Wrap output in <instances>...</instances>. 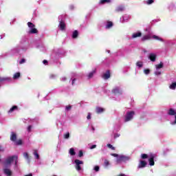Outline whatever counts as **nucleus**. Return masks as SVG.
Masks as SVG:
<instances>
[{
  "instance_id": "nucleus-1",
  "label": "nucleus",
  "mask_w": 176,
  "mask_h": 176,
  "mask_svg": "<svg viewBox=\"0 0 176 176\" xmlns=\"http://www.w3.org/2000/svg\"><path fill=\"white\" fill-rule=\"evenodd\" d=\"M17 159H19V157L17 155H12L7 158L5 162L6 167H7L8 165L11 164L13 160H15V164H17Z\"/></svg>"
},
{
  "instance_id": "nucleus-2",
  "label": "nucleus",
  "mask_w": 176,
  "mask_h": 176,
  "mask_svg": "<svg viewBox=\"0 0 176 176\" xmlns=\"http://www.w3.org/2000/svg\"><path fill=\"white\" fill-rule=\"evenodd\" d=\"M135 114V113L133 111L127 112L125 116L124 122H130V120H131L133 118H134Z\"/></svg>"
},
{
  "instance_id": "nucleus-3",
  "label": "nucleus",
  "mask_w": 176,
  "mask_h": 176,
  "mask_svg": "<svg viewBox=\"0 0 176 176\" xmlns=\"http://www.w3.org/2000/svg\"><path fill=\"white\" fill-rule=\"evenodd\" d=\"M112 94H114V96H121V94H123V92L122 91V89L119 88L118 87H116L111 90Z\"/></svg>"
},
{
  "instance_id": "nucleus-4",
  "label": "nucleus",
  "mask_w": 176,
  "mask_h": 176,
  "mask_svg": "<svg viewBox=\"0 0 176 176\" xmlns=\"http://www.w3.org/2000/svg\"><path fill=\"white\" fill-rule=\"evenodd\" d=\"M74 163L76 164V170H77V171H80V170H82V167H80V164H83V161L76 160H74Z\"/></svg>"
},
{
  "instance_id": "nucleus-5",
  "label": "nucleus",
  "mask_w": 176,
  "mask_h": 176,
  "mask_svg": "<svg viewBox=\"0 0 176 176\" xmlns=\"http://www.w3.org/2000/svg\"><path fill=\"white\" fill-rule=\"evenodd\" d=\"M129 157L124 156V155H120L118 158H117V163H122V162H127V160H129Z\"/></svg>"
},
{
  "instance_id": "nucleus-6",
  "label": "nucleus",
  "mask_w": 176,
  "mask_h": 176,
  "mask_svg": "<svg viewBox=\"0 0 176 176\" xmlns=\"http://www.w3.org/2000/svg\"><path fill=\"white\" fill-rule=\"evenodd\" d=\"M168 115H169L170 116H175V121L173 122H172V124H176V112H175V110H174L173 109H170L168 112Z\"/></svg>"
},
{
  "instance_id": "nucleus-7",
  "label": "nucleus",
  "mask_w": 176,
  "mask_h": 176,
  "mask_svg": "<svg viewBox=\"0 0 176 176\" xmlns=\"http://www.w3.org/2000/svg\"><path fill=\"white\" fill-rule=\"evenodd\" d=\"M58 27L60 30V31H64L65 30V21L61 20L59 21Z\"/></svg>"
},
{
  "instance_id": "nucleus-8",
  "label": "nucleus",
  "mask_w": 176,
  "mask_h": 176,
  "mask_svg": "<svg viewBox=\"0 0 176 176\" xmlns=\"http://www.w3.org/2000/svg\"><path fill=\"white\" fill-rule=\"evenodd\" d=\"M146 164H148L146 162H145L144 160H140L138 166V168H144L146 167Z\"/></svg>"
},
{
  "instance_id": "nucleus-9",
  "label": "nucleus",
  "mask_w": 176,
  "mask_h": 176,
  "mask_svg": "<svg viewBox=\"0 0 176 176\" xmlns=\"http://www.w3.org/2000/svg\"><path fill=\"white\" fill-rule=\"evenodd\" d=\"M10 140L12 141V142H16V141H17V134H16V133L11 132Z\"/></svg>"
},
{
  "instance_id": "nucleus-10",
  "label": "nucleus",
  "mask_w": 176,
  "mask_h": 176,
  "mask_svg": "<svg viewBox=\"0 0 176 176\" xmlns=\"http://www.w3.org/2000/svg\"><path fill=\"white\" fill-rule=\"evenodd\" d=\"M148 162L150 166H155V155H150V158L148 159Z\"/></svg>"
},
{
  "instance_id": "nucleus-11",
  "label": "nucleus",
  "mask_w": 176,
  "mask_h": 176,
  "mask_svg": "<svg viewBox=\"0 0 176 176\" xmlns=\"http://www.w3.org/2000/svg\"><path fill=\"white\" fill-rule=\"evenodd\" d=\"M103 79L107 80L111 78V72L109 70H107L106 73H104L102 76Z\"/></svg>"
},
{
  "instance_id": "nucleus-12",
  "label": "nucleus",
  "mask_w": 176,
  "mask_h": 176,
  "mask_svg": "<svg viewBox=\"0 0 176 176\" xmlns=\"http://www.w3.org/2000/svg\"><path fill=\"white\" fill-rule=\"evenodd\" d=\"M149 60H151L153 63H155L156 61V54H150L148 56Z\"/></svg>"
},
{
  "instance_id": "nucleus-13",
  "label": "nucleus",
  "mask_w": 176,
  "mask_h": 176,
  "mask_svg": "<svg viewBox=\"0 0 176 176\" xmlns=\"http://www.w3.org/2000/svg\"><path fill=\"white\" fill-rule=\"evenodd\" d=\"M3 173L7 176H12V170H10V169H9V168H4Z\"/></svg>"
},
{
  "instance_id": "nucleus-14",
  "label": "nucleus",
  "mask_w": 176,
  "mask_h": 176,
  "mask_svg": "<svg viewBox=\"0 0 176 176\" xmlns=\"http://www.w3.org/2000/svg\"><path fill=\"white\" fill-rule=\"evenodd\" d=\"M104 111H105V109L104 108L98 107L96 108V113H102V112H104Z\"/></svg>"
},
{
  "instance_id": "nucleus-15",
  "label": "nucleus",
  "mask_w": 176,
  "mask_h": 176,
  "mask_svg": "<svg viewBox=\"0 0 176 176\" xmlns=\"http://www.w3.org/2000/svg\"><path fill=\"white\" fill-rule=\"evenodd\" d=\"M124 10V6H119L116 8V12H123Z\"/></svg>"
},
{
  "instance_id": "nucleus-16",
  "label": "nucleus",
  "mask_w": 176,
  "mask_h": 176,
  "mask_svg": "<svg viewBox=\"0 0 176 176\" xmlns=\"http://www.w3.org/2000/svg\"><path fill=\"white\" fill-rule=\"evenodd\" d=\"M14 111H19V107L17 106H13L9 111V113H12V112H14Z\"/></svg>"
},
{
  "instance_id": "nucleus-17",
  "label": "nucleus",
  "mask_w": 176,
  "mask_h": 176,
  "mask_svg": "<svg viewBox=\"0 0 176 176\" xmlns=\"http://www.w3.org/2000/svg\"><path fill=\"white\" fill-rule=\"evenodd\" d=\"M142 33H141V32H138L136 33H133L132 35V38H138L140 36H142Z\"/></svg>"
},
{
  "instance_id": "nucleus-18",
  "label": "nucleus",
  "mask_w": 176,
  "mask_h": 176,
  "mask_svg": "<svg viewBox=\"0 0 176 176\" xmlns=\"http://www.w3.org/2000/svg\"><path fill=\"white\" fill-rule=\"evenodd\" d=\"M105 3H111V0H100L99 2L100 5H104Z\"/></svg>"
},
{
  "instance_id": "nucleus-19",
  "label": "nucleus",
  "mask_w": 176,
  "mask_h": 176,
  "mask_svg": "<svg viewBox=\"0 0 176 176\" xmlns=\"http://www.w3.org/2000/svg\"><path fill=\"white\" fill-rule=\"evenodd\" d=\"M78 35H79V32H78V30H75L72 34L73 39H76V38H78Z\"/></svg>"
},
{
  "instance_id": "nucleus-20",
  "label": "nucleus",
  "mask_w": 176,
  "mask_h": 176,
  "mask_svg": "<svg viewBox=\"0 0 176 176\" xmlns=\"http://www.w3.org/2000/svg\"><path fill=\"white\" fill-rule=\"evenodd\" d=\"M149 39H151L150 35H145L142 38V42H145V41H149Z\"/></svg>"
},
{
  "instance_id": "nucleus-21",
  "label": "nucleus",
  "mask_w": 176,
  "mask_h": 176,
  "mask_svg": "<svg viewBox=\"0 0 176 176\" xmlns=\"http://www.w3.org/2000/svg\"><path fill=\"white\" fill-rule=\"evenodd\" d=\"M29 34H38V30L35 28H33L29 31Z\"/></svg>"
},
{
  "instance_id": "nucleus-22",
  "label": "nucleus",
  "mask_w": 176,
  "mask_h": 176,
  "mask_svg": "<svg viewBox=\"0 0 176 176\" xmlns=\"http://www.w3.org/2000/svg\"><path fill=\"white\" fill-rule=\"evenodd\" d=\"M152 38L153 39H155L156 41H160L161 42H163V38L159 37L158 36L153 35Z\"/></svg>"
},
{
  "instance_id": "nucleus-23",
  "label": "nucleus",
  "mask_w": 176,
  "mask_h": 176,
  "mask_svg": "<svg viewBox=\"0 0 176 176\" xmlns=\"http://www.w3.org/2000/svg\"><path fill=\"white\" fill-rule=\"evenodd\" d=\"M20 76H21L20 72H16L14 74L12 78H13V79L16 80V79H19V78H20Z\"/></svg>"
},
{
  "instance_id": "nucleus-24",
  "label": "nucleus",
  "mask_w": 176,
  "mask_h": 176,
  "mask_svg": "<svg viewBox=\"0 0 176 176\" xmlns=\"http://www.w3.org/2000/svg\"><path fill=\"white\" fill-rule=\"evenodd\" d=\"M69 154L71 155V156H75V155H76V153H75V150L74 149V148L69 149Z\"/></svg>"
},
{
  "instance_id": "nucleus-25",
  "label": "nucleus",
  "mask_w": 176,
  "mask_h": 176,
  "mask_svg": "<svg viewBox=\"0 0 176 176\" xmlns=\"http://www.w3.org/2000/svg\"><path fill=\"white\" fill-rule=\"evenodd\" d=\"M111 27H113V23L112 21H108L106 25V28H111Z\"/></svg>"
},
{
  "instance_id": "nucleus-26",
  "label": "nucleus",
  "mask_w": 176,
  "mask_h": 176,
  "mask_svg": "<svg viewBox=\"0 0 176 176\" xmlns=\"http://www.w3.org/2000/svg\"><path fill=\"white\" fill-rule=\"evenodd\" d=\"M156 69H160L161 68H163V63L160 62V64L155 65Z\"/></svg>"
},
{
  "instance_id": "nucleus-27",
  "label": "nucleus",
  "mask_w": 176,
  "mask_h": 176,
  "mask_svg": "<svg viewBox=\"0 0 176 176\" xmlns=\"http://www.w3.org/2000/svg\"><path fill=\"white\" fill-rule=\"evenodd\" d=\"M28 26L29 27V28H35V25L31 22H28Z\"/></svg>"
},
{
  "instance_id": "nucleus-28",
  "label": "nucleus",
  "mask_w": 176,
  "mask_h": 176,
  "mask_svg": "<svg viewBox=\"0 0 176 176\" xmlns=\"http://www.w3.org/2000/svg\"><path fill=\"white\" fill-rule=\"evenodd\" d=\"M136 65L137 67H139V68H142V66H143L142 61H138L136 63Z\"/></svg>"
},
{
  "instance_id": "nucleus-29",
  "label": "nucleus",
  "mask_w": 176,
  "mask_h": 176,
  "mask_svg": "<svg viewBox=\"0 0 176 176\" xmlns=\"http://www.w3.org/2000/svg\"><path fill=\"white\" fill-rule=\"evenodd\" d=\"M94 74H96V70L90 72L88 75V78L89 79H91V78H93V76L94 75Z\"/></svg>"
},
{
  "instance_id": "nucleus-30",
  "label": "nucleus",
  "mask_w": 176,
  "mask_h": 176,
  "mask_svg": "<svg viewBox=\"0 0 176 176\" xmlns=\"http://www.w3.org/2000/svg\"><path fill=\"white\" fill-rule=\"evenodd\" d=\"M169 87H170V89H171L172 90H175L176 82L172 83V85H170Z\"/></svg>"
},
{
  "instance_id": "nucleus-31",
  "label": "nucleus",
  "mask_w": 176,
  "mask_h": 176,
  "mask_svg": "<svg viewBox=\"0 0 176 176\" xmlns=\"http://www.w3.org/2000/svg\"><path fill=\"white\" fill-rule=\"evenodd\" d=\"M15 144L16 145H23V140H21V139H19V140H16Z\"/></svg>"
},
{
  "instance_id": "nucleus-32",
  "label": "nucleus",
  "mask_w": 176,
  "mask_h": 176,
  "mask_svg": "<svg viewBox=\"0 0 176 176\" xmlns=\"http://www.w3.org/2000/svg\"><path fill=\"white\" fill-rule=\"evenodd\" d=\"M141 157L142 159L145 160V159H148L149 156L148 155V154L143 153L141 155Z\"/></svg>"
},
{
  "instance_id": "nucleus-33",
  "label": "nucleus",
  "mask_w": 176,
  "mask_h": 176,
  "mask_svg": "<svg viewBox=\"0 0 176 176\" xmlns=\"http://www.w3.org/2000/svg\"><path fill=\"white\" fill-rule=\"evenodd\" d=\"M6 80H9L8 78H5V77H0V83L1 82H5Z\"/></svg>"
},
{
  "instance_id": "nucleus-34",
  "label": "nucleus",
  "mask_w": 176,
  "mask_h": 176,
  "mask_svg": "<svg viewBox=\"0 0 176 176\" xmlns=\"http://www.w3.org/2000/svg\"><path fill=\"white\" fill-rule=\"evenodd\" d=\"M34 155L35 156L36 159H39V154H38V151L36 150L34 151Z\"/></svg>"
},
{
  "instance_id": "nucleus-35",
  "label": "nucleus",
  "mask_w": 176,
  "mask_h": 176,
  "mask_svg": "<svg viewBox=\"0 0 176 176\" xmlns=\"http://www.w3.org/2000/svg\"><path fill=\"white\" fill-rule=\"evenodd\" d=\"M144 73L146 74V75H149V74H151V69H145L144 70Z\"/></svg>"
},
{
  "instance_id": "nucleus-36",
  "label": "nucleus",
  "mask_w": 176,
  "mask_h": 176,
  "mask_svg": "<svg viewBox=\"0 0 176 176\" xmlns=\"http://www.w3.org/2000/svg\"><path fill=\"white\" fill-rule=\"evenodd\" d=\"M107 147L109 148V149H111L112 151H115L116 148L112 146L111 144H107Z\"/></svg>"
},
{
  "instance_id": "nucleus-37",
  "label": "nucleus",
  "mask_w": 176,
  "mask_h": 176,
  "mask_svg": "<svg viewBox=\"0 0 176 176\" xmlns=\"http://www.w3.org/2000/svg\"><path fill=\"white\" fill-rule=\"evenodd\" d=\"M64 138H65V140H68V138H69V132H68V133L64 134Z\"/></svg>"
},
{
  "instance_id": "nucleus-38",
  "label": "nucleus",
  "mask_w": 176,
  "mask_h": 176,
  "mask_svg": "<svg viewBox=\"0 0 176 176\" xmlns=\"http://www.w3.org/2000/svg\"><path fill=\"white\" fill-rule=\"evenodd\" d=\"M155 2V0H147L146 3L147 5H152Z\"/></svg>"
},
{
  "instance_id": "nucleus-39",
  "label": "nucleus",
  "mask_w": 176,
  "mask_h": 176,
  "mask_svg": "<svg viewBox=\"0 0 176 176\" xmlns=\"http://www.w3.org/2000/svg\"><path fill=\"white\" fill-rule=\"evenodd\" d=\"M104 166L106 167H108V166H109V161H108V160H104Z\"/></svg>"
},
{
  "instance_id": "nucleus-40",
  "label": "nucleus",
  "mask_w": 176,
  "mask_h": 176,
  "mask_svg": "<svg viewBox=\"0 0 176 176\" xmlns=\"http://www.w3.org/2000/svg\"><path fill=\"white\" fill-rule=\"evenodd\" d=\"M28 133H31V130H32V126L31 125H29L27 129Z\"/></svg>"
},
{
  "instance_id": "nucleus-41",
  "label": "nucleus",
  "mask_w": 176,
  "mask_h": 176,
  "mask_svg": "<svg viewBox=\"0 0 176 176\" xmlns=\"http://www.w3.org/2000/svg\"><path fill=\"white\" fill-rule=\"evenodd\" d=\"M23 156L24 157H25V159H30V157L28 156V153H24Z\"/></svg>"
},
{
  "instance_id": "nucleus-42",
  "label": "nucleus",
  "mask_w": 176,
  "mask_h": 176,
  "mask_svg": "<svg viewBox=\"0 0 176 176\" xmlns=\"http://www.w3.org/2000/svg\"><path fill=\"white\" fill-rule=\"evenodd\" d=\"M87 119L88 120H90V119H91V113H88V115H87Z\"/></svg>"
},
{
  "instance_id": "nucleus-43",
  "label": "nucleus",
  "mask_w": 176,
  "mask_h": 176,
  "mask_svg": "<svg viewBox=\"0 0 176 176\" xmlns=\"http://www.w3.org/2000/svg\"><path fill=\"white\" fill-rule=\"evenodd\" d=\"M78 156H79V157H82V156H83V151H80L79 153H78Z\"/></svg>"
},
{
  "instance_id": "nucleus-44",
  "label": "nucleus",
  "mask_w": 176,
  "mask_h": 176,
  "mask_svg": "<svg viewBox=\"0 0 176 176\" xmlns=\"http://www.w3.org/2000/svg\"><path fill=\"white\" fill-rule=\"evenodd\" d=\"M94 170H95V171H100V166H95Z\"/></svg>"
},
{
  "instance_id": "nucleus-45",
  "label": "nucleus",
  "mask_w": 176,
  "mask_h": 176,
  "mask_svg": "<svg viewBox=\"0 0 176 176\" xmlns=\"http://www.w3.org/2000/svg\"><path fill=\"white\" fill-rule=\"evenodd\" d=\"M155 75L156 76L162 75V72H155Z\"/></svg>"
},
{
  "instance_id": "nucleus-46",
  "label": "nucleus",
  "mask_w": 176,
  "mask_h": 176,
  "mask_svg": "<svg viewBox=\"0 0 176 176\" xmlns=\"http://www.w3.org/2000/svg\"><path fill=\"white\" fill-rule=\"evenodd\" d=\"M118 137H120V134H119V133L114 134V138H118Z\"/></svg>"
},
{
  "instance_id": "nucleus-47",
  "label": "nucleus",
  "mask_w": 176,
  "mask_h": 176,
  "mask_svg": "<svg viewBox=\"0 0 176 176\" xmlns=\"http://www.w3.org/2000/svg\"><path fill=\"white\" fill-rule=\"evenodd\" d=\"M24 63H25V60L24 58H22L19 62V64H24Z\"/></svg>"
},
{
  "instance_id": "nucleus-48",
  "label": "nucleus",
  "mask_w": 176,
  "mask_h": 176,
  "mask_svg": "<svg viewBox=\"0 0 176 176\" xmlns=\"http://www.w3.org/2000/svg\"><path fill=\"white\" fill-rule=\"evenodd\" d=\"M71 108H72V107L71 105L66 106L67 111H69V109H71Z\"/></svg>"
},
{
  "instance_id": "nucleus-49",
  "label": "nucleus",
  "mask_w": 176,
  "mask_h": 176,
  "mask_svg": "<svg viewBox=\"0 0 176 176\" xmlns=\"http://www.w3.org/2000/svg\"><path fill=\"white\" fill-rule=\"evenodd\" d=\"M111 156H113L114 157H118V156H119V155H118L116 153H111Z\"/></svg>"
},
{
  "instance_id": "nucleus-50",
  "label": "nucleus",
  "mask_w": 176,
  "mask_h": 176,
  "mask_svg": "<svg viewBox=\"0 0 176 176\" xmlns=\"http://www.w3.org/2000/svg\"><path fill=\"white\" fill-rule=\"evenodd\" d=\"M97 148V145L94 144V145H92V146L90 147V149H94V148Z\"/></svg>"
},
{
  "instance_id": "nucleus-51",
  "label": "nucleus",
  "mask_w": 176,
  "mask_h": 176,
  "mask_svg": "<svg viewBox=\"0 0 176 176\" xmlns=\"http://www.w3.org/2000/svg\"><path fill=\"white\" fill-rule=\"evenodd\" d=\"M75 82H76V78H74L72 80V86H74V85H75Z\"/></svg>"
},
{
  "instance_id": "nucleus-52",
  "label": "nucleus",
  "mask_w": 176,
  "mask_h": 176,
  "mask_svg": "<svg viewBox=\"0 0 176 176\" xmlns=\"http://www.w3.org/2000/svg\"><path fill=\"white\" fill-rule=\"evenodd\" d=\"M43 64H47V60H43Z\"/></svg>"
},
{
  "instance_id": "nucleus-53",
  "label": "nucleus",
  "mask_w": 176,
  "mask_h": 176,
  "mask_svg": "<svg viewBox=\"0 0 176 176\" xmlns=\"http://www.w3.org/2000/svg\"><path fill=\"white\" fill-rule=\"evenodd\" d=\"M25 176H32V173H29L28 175H25Z\"/></svg>"
},
{
  "instance_id": "nucleus-54",
  "label": "nucleus",
  "mask_w": 176,
  "mask_h": 176,
  "mask_svg": "<svg viewBox=\"0 0 176 176\" xmlns=\"http://www.w3.org/2000/svg\"><path fill=\"white\" fill-rule=\"evenodd\" d=\"M118 176H126V175L123 174V173H121Z\"/></svg>"
},
{
  "instance_id": "nucleus-55",
  "label": "nucleus",
  "mask_w": 176,
  "mask_h": 176,
  "mask_svg": "<svg viewBox=\"0 0 176 176\" xmlns=\"http://www.w3.org/2000/svg\"><path fill=\"white\" fill-rule=\"evenodd\" d=\"M92 130H94V127L92 128Z\"/></svg>"
}]
</instances>
